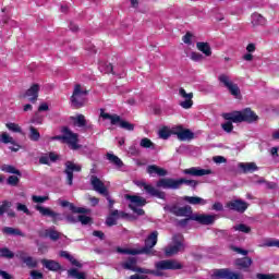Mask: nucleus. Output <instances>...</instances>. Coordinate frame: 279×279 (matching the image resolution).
I'll return each mask as SVG.
<instances>
[{
  "label": "nucleus",
  "instance_id": "3c124183",
  "mask_svg": "<svg viewBox=\"0 0 279 279\" xmlns=\"http://www.w3.org/2000/svg\"><path fill=\"white\" fill-rule=\"evenodd\" d=\"M232 120H228V122L222 123L221 128L225 132H228V134H230V132H232V130H234V126L232 125Z\"/></svg>",
  "mask_w": 279,
  "mask_h": 279
},
{
  "label": "nucleus",
  "instance_id": "a18cd8bd",
  "mask_svg": "<svg viewBox=\"0 0 279 279\" xmlns=\"http://www.w3.org/2000/svg\"><path fill=\"white\" fill-rule=\"evenodd\" d=\"M28 138H31L34 142L40 141V133L38 132V130L34 126L29 128V135Z\"/></svg>",
  "mask_w": 279,
  "mask_h": 279
},
{
  "label": "nucleus",
  "instance_id": "bf43d9fd",
  "mask_svg": "<svg viewBox=\"0 0 279 279\" xmlns=\"http://www.w3.org/2000/svg\"><path fill=\"white\" fill-rule=\"evenodd\" d=\"M16 210H19L20 213H24L25 215H29V209L21 203L16 204Z\"/></svg>",
  "mask_w": 279,
  "mask_h": 279
},
{
  "label": "nucleus",
  "instance_id": "4d7b16f0",
  "mask_svg": "<svg viewBox=\"0 0 279 279\" xmlns=\"http://www.w3.org/2000/svg\"><path fill=\"white\" fill-rule=\"evenodd\" d=\"M171 136V133L167 129L159 130V138H163V141H167Z\"/></svg>",
  "mask_w": 279,
  "mask_h": 279
},
{
  "label": "nucleus",
  "instance_id": "bb28decb",
  "mask_svg": "<svg viewBox=\"0 0 279 279\" xmlns=\"http://www.w3.org/2000/svg\"><path fill=\"white\" fill-rule=\"evenodd\" d=\"M147 173L149 175L156 174V175H159V178H165V175H167L168 172L163 168H160L156 165H150V166L147 167Z\"/></svg>",
  "mask_w": 279,
  "mask_h": 279
},
{
  "label": "nucleus",
  "instance_id": "f8f14e48",
  "mask_svg": "<svg viewBox=\"0 0 279 279\" xmlns=\"http://www.w3.org/2000/svg\"><path fill=\"white\" fill-rule=\"evenodd\" d=\"M171 133L174 134L179 141H193L195 138V133L189 129H184L182 125L173 126Z\"/></svg>",
  "mask_w": 279,
  "mask_h": 279
},
{
  "label": "nucleus",
  "instance_id": "1a4fd4ad",
  "mask_svg": "<svg viewBox=\"0 0 279 279\" xmlns=\"http://www.w3.org/2000/svg\"><path fill=\"white\" fill-rule=\"evenodd\" d=\"M156 243H158V231H153L145 240V246L140 250V254H146L147 256H156Z\"/></svg>",
  "mask_w": 279,
  "mask_h": 279
},
{
  "label": "nucleus",
  "instance_id": "f3484780",
  "mask_svg": "<svg viewBox=\"0 0 279 279\" xmlns=\"http://www.w3.org/2000/svg\"><path fill=\"white\" fill-rule=\"evenodd\" d=\"M73 171L80 173V171H82V166L73 161H66L64 173L66 175L69 186H73Z\"/></svg>",
  "mask_w": 279,
  "mask_h": 279
},
{
  "label": "nucleus",
  "instance_id": "603ef678",
  "mask_svg": "<svg viewBox=\"0 0 279 279\" xmlns=\"http://www.w3.org/2000/svg\"><path fill=\"white\" fill-rule=\"evenodd\" d=\"M32 199L35 204H45V202H47V199H49L48 196H36V195H33L32 196Z\"/></svg>",
  "mask_w": 279,
  "mask_h": 279
},
{
  "label": "nucleus",
  "instance_id": "09e8293b",
  "mask_svg": "<svg viewBox=\"0 0 279 279\" xmlns=\"http://www.w3.org/2000/svg\"><path fill=\"white\" fill-rule=\"evenodd\" d=\"M99 69L101 71V73H113L114 74L112 64H110V63L100 64Z\"/></svg>",
  "mask_w": 279,
  "mask_h": 279
},
{
  "label": "nucleus",
  "instance_id": "ea45409f",
  "mask_svg": "<svg viewBox=\"0 0 279 279\" xmlns=\"http://www.w3.org/2000/svg\"><path fill=\"white\" fill-rule=\"evenodd\" d=\"M235 232H243L244 234H250L252 232V228L245 223H240L233 227Z\"/></svg>",
  "mask_w": 279,
  "mask_h": 279
},
{
  "label": "nucleus",
  "instance_id": "2f4dec72",
  "mask_svg": "<svg viewBox=\"0 0 279 279\" xmlns=\"http://www.w3.org/2000/svg\"><path fill=\"white\" fill-rule=\"evenodd\" d=\"M2 233L7 234L8 236H25V233H23V231L12 227H4L2 229Z\"/></svg>",
  "mask_w": 279,
  "mask_h": 279
},
{
  "label": "nucleus",
  "instance_id": "e433bc0d",
  "mask_svg": "<svg viewBox=\"0 0 279 279\" xmlns=\"http://www.w3.org/2000/svg\"><path fill=\"white\" fill-rule=\"evenodd\" d=\"M140 147H143V149H156V144L151 140L144 137L140 142Z\"/></svg>",
  "mask_w": 279,
  "mask_h": 279
},
{
  "label": "nucleus",
  "instance_id": "a211bd4d",
  "mask_svg": "<svg viewBox=\"0 0 279 279\" xmlns=\"http://www.w3.org/2000/svg\"><path fill=\"white\" fill-rule=\"evenodd\" d=\"M90 184L96 191V193H99L100 195L108 196V189L106 187V184H104L97 175H92L90 177Z\"/></svg>",
  "mask_w": 279,
  "mask_h": 279
},
{
  "label": "nucleus",
  "instance_id": "c756f323",
  "mask_svg": "<svg viewBox=\"0 0 279 279\" xmlns=\"http://www.w3.org/2000/svg\"><path fill=\"white\" fill-rule=\"evenodd\" d=\"M239 167L242 169L243 173H254V171H258V166L254 162H241Z\"/></svg>",
  "mask_w": 279,
  "mask_h": 279
},
{
  "label": "nucleus",
  "instance_id": "052dcab7",
  "mask_svg": "<svg viewBox=\"0 0 279 279\" xmlns=\"http://www.w3.org/2000/svg\"><path fill=\"white\" fill-rule=\"evenodd\" d=\"M192 38H193V35L191 33H186L182 40L185 45H193V41H192Z\"/></svg>",
  "mask_w": 279,
  "mask_h": 279
},
{
  "label": "nucleus",
  "instance_id": "0e129e2a",
  "mask_svg": "<svg viewBox=\"0 0 279 279\" xmlns=\"http://www.w3.org/2000/svg\"><path fill=\"white\" fill-rule=\"evenodd\" d=\"M214 162H216L217 165H221L222 162H226V159L222 156H216L214 157Z\"/></svg>",
  "mask_w": 279,
  "mask_h": 279
},
{
  "label": "nucleus",
  "instance_id": "4c0bfd02",
  "mask_svg": "<svg viewBox=\"0 0 279 279\" xmlns=\"http://www.w3.org/2000/svg\"><path fill=\"white\" fill-rule=\"evenodd\" d=\"M0 143H3L4 145H14V137L10 136L8 132H2L0 134Z\"/></svg>",
  "mask_w": 279,
  "mask_h": 279
},
{
  "label": "nucleus",
  "instance_id": "69168bd1",
  "mask_svg": "<svg viewBox=\"0 0 279 279\" xmlns=\"http://www.w3.org/2000/svg\"><path fill=\"white\" fill-rule=\"evenodd\" d=\"M0 277L3 279H12V275L8 274V271L0 270Z\"/></svg>",
  "mask_w": 279,
  "mask_h": 279
},
{
  "label": "nucleus",
  "instance_id": "473e14b6",
  "mask_svg": "<svg viewBox=\"0 0 279 279\" xmlns=\"http://www.w3.org/2000/svg\"><path fill=\"white\" fill-rule=\"evenodd\" d=\"M49 160L56 162V160H58V155H56V153H49V155L41 156L39 158V165H49Z\"/></svg>",
  "mask_w": 279,
  "mask_h": 279
},
{
  "label": "nucleus",
  "instance_id": "412c9836",
  "mask_svg": "<svg viewBox=\"0 0 279 279\" xmlns=\"http://www.w3.org/2000/svg\"><path fill=\"white\" fill-rule=\"evenodd\" d=\"M185 175H193L194 178H202L204 175H210L213 171L210 169H202L199 167H192L190 169L183 170Z\"/></svg>",
  "mask_w": 279,
  "mask_h": 279
},
{
  "label": "nucleus",
  "instance_id": "58836bf2",
  "mask_svg": "<svg viewBox=\"0 0 279 279\" xmlns=\"http://www.w3.org/2000/svg\"><path fill=\"white\" fill-rule=\"evenodd\" d=\"M118 254H129L131 256H136L141 254V251L138 248H117Z\"/></svg>",
  "mask_w": 279,
  "mask_h": 279
},
{
  "label": "nucleus",
  "instance_id": "6e6d98bb",
  "mask_svg": "<svg viewBox=\"0 0 279 279\" xmlns=\"http://www.w3.org/2000/svg\"><path fill=\"white\" fill-rule=\"evenodd\" d=\"M231 250H232V252H236V254H241L242 256H247V254H248L247 250H243L239 246L232 245Z\"/></svg>",
  "mask_w": 279,
  "mask_h": 279
},
{
  "label": "nucleus",
  "instance_id": "9b49d317",
  "mask_svg": "<svg viewBox=\"0 0 279 279\" xmlns=\"http://www.w3.org/2000/svg\"><path fill=\"white\" fill-rule=\"evenodd\" d=\"M165 210H168V213H171L175 217H191L193 215V209L189 205L183 207H179L178 205H167Z\"/></svg>",
  "mask_w": 279,
  "mask_h": 279
},
{
  "label": "nucleus",
  "instance_id": "6ab92c4d",
  "mask_svg": "<svg viewBox=\"0 0 279 279\" xmlns=\"http://www.w3.org/2000/svg\"><path fill=\"white\" fill-rule=\"evenodd\" d=\"M128 214L124 211H119L117 209L112 210L110 215L106 219V225L110 228L112 226H117L118 219H125Z\"/></svg>",
  "mask_w": 279,
  "mask_h": 279
},
{
  "label": "nucleus",
  "instance_id": "f704fd0d",
  "mask_svg": "<svg viewBox=\"0 0 279 279\" xmlns=\"http://www.w3.org/2000/svg\"><path fill=\"white\" fill-rule=\"evenodd\" d=\"M69 278L86 279V272H80L77 268H71L68 270Z\"/></svg>",
  "mask_w": 279,
  "mask_h": 279
},
{
  "label": "nucleus",
  "instance_id": "7ed1b4c3",
  "mask_svg": "<svg viewBox=\"0 0 279 279\" xmlns=\"http://www.w3.org/2000/svg\"><path fill=\"white\" fill-rule=\"evenodd\" d=\"M182 184H186L187 186H192V189H195V186H197V181L186 180V179L175 180V179L167 178V179H160L157 182L156 186L158 189H167V190L175 191L180 189Z\"/></svg>",
  "mask_w": 279,
  "mask_h": 279
},
{
  "label": "nucleus",
  "instance_id": "680f3d73",
  "mask_svg": "<svg viewBox=\"0 0 279 279\" xmlns=\"http://www.w3.org/2000/svg\"><path fill=\"white\" fill-rule=\"evenodd\" d=\"M31 278H33V279H43V278H45V276L43 275V272H40L38 270H32L31 271Z\"/></svg>",
  "mask_w": 279,
  "mask_h": 279
},
{
  "label": "nucleus",
  "instance_id": "de8ad7c7",
  "mask_svg": "<svg viewBox=\"0 0 279 279\" xmlns=\"http://www.w3.org/2000/svg\"><path fill=\"white\" fill-rule=\"evenodd\" d=\"M5 125H7L8 130H10V132H15V133H19V134H21V132H23L21 126L16 123L9 122Z\"/></svg>",
  "mask_w": 279,
  "mask_h": 279
},
{
  "label": "nucleus",
  "instance_id": "774afa93",
  "mask_svg": "<svg viewBox=\"0 0 279 279\" xmlns=\"http://www.w3.org/2000/svg\"><path fill=\"white\" fill-rule=\"evenodd\" d=\"M258 279H274V276L271 275H265V274H257Z\"/></svg>",
  "mask_w": 279,
  "mask_h": 279
},
{
  "label": "nucleus",
  "instance_id": "c9c22d12",
  "mask_svg": "<svg viewBox=\"0 0 279 279\" xmlns=\"http://www.w3.org/2000/svg\"><path fill=\"white\" fill-rule=\"evenodd\" d=\"M1 171H3L4 173H13L14 175H19L20 178L22 175V173L19 169H16L14 166H10V165H2Z\"/></svg>",
  "mask_w": 279,
  "mask_h": 279
},
{
  "label": "nucleus",
  "instance_id": "ddd939ff",
  "mask_svg": "<svg viewBox=\"0 0 279 279\" xmlns=\"http://www.w3.org/2000/svg\"><path fill=\"white\" fill-rule=\"evenodd\" d=\"M36 210L40 214L41 217H50L52 223H58V221H63L64 217H62V214L53 211L49 207H43L40 205H37Z\"/></svg>",
  "mask_w": 279,
  "mask_h": 279
},
{
  "label": "nucleus",
  "instance_id": "423d86ee",
  "mask_svg": "<svg viewBox=\"0 0 279 279\" xmlns=\"http://www.w3.org/2000/svg\"><path fill=\"white\" fill-rule=\"evenodd\" d=\"M125 199L131 202V204L129 205V208H131V210H133L135 215H138V217L145 215V210H143V208H140L145 206V204H147V201L144 197L126 194Z\"/></svg>",
  "mask_w": 279,
  "mask_h": 279
},
{
  "label": "nucleus",
  "instance_id": "49530a36",
  "mask_svg": "<svg viewBox=\"0 0 279 279\" xmlns=\"http://www.w3.org/2000/svg\"><path fill=\"white\" fill-rule=\"evenodd\" d=\"M12 207V203L9 201L2 202V205H0V217L5 215L8 213V209Z\"/></svg>",
  "mask_w": 279,
  "mask_h": 279
},
{
  "label": "nucleus",
  "instance_id": "393cba45",
  "mask_svg": "<svg viewBox=\"0 0 279 279\" xmlns=\"http://www.w3.org/2000/svg\"><path fill=\"white\" fill-rule=\"evenodd\" d=\"M40 263L49 271H60L62 269L60 263L53 259H41Z\"/></svg>",
  "mask_w": 279,
  "mask_h": 279
},
{
  "label": "nucleus",
  "instance_id": "b1692460",
  "mask_svg": "<svg viewBox=\"0 0 279 279\" xmlns=\"http://www.w3.org/2000/svg\"><path fill=\"white\" fill-rule=\"evenodd\" d=\"M60 206H62V208H70V210L72 213H78L81 215H84L86 213H88V209L84 208V207H75V205H73L72 203H70L69 201H59Z\"/></svg>",
  "mask_w": 279,
  "mask_h": 279
},
{
  "label": "nucleus",
  "instance_id": "864d4df0",
  "mask_svg": "<svg viewBox=\"0 0 279 279\" xmlns=\"http://www.w3.org/2000/svg\"><path fill=\"white\" fill-rule=\"evenodd\" d=\"M78 221L82 223V226H88V223L92 221V218L85 215H80Z\"/></svg>",
  "mask_w": 279,
  "mask_h": 279
},
{
  "label": "nucleus",
  "instance_id": "aec40b11",
  "mask_svg": "<svg viewBox=\"0 0 279 279\" xmlns=\"http://www.w3.org/2000/svg\"><path fill=\"white\" fill-rule=\"evenodd\" d=\"M179 95L185 99L180 102L181 108H184V110H189L190 108H193V93H186L184 88L179 89Z\"/></svg>",
  "mask_w": 279,
  "mask_h": 279
},
{
  "label": "nucleus",
  "instance_id": "c85d7f7f",
  "mask_svg": "<svg viewBox=\"0 0 279 279\" xmlns=\"http://www.w3.org/2000/svg\"><path fill=\"white\" fill-rule=\"evenodd\" d=\"M106 159L113 165L114 167H117V169H121V167H123V161L121 160V158H119L117 155L112 154V153H107L106 155Z\"/></svg>",
  "mask_w": 279,
  "mask_h": 279
},
{
  "label": "nucleus",
  "instance_id": "e2e57ef3",
  "mask_svg": "<svg viewBox=\"0 0 279 279\" xmlns=\"http://www.w3.org/2000/svg\"><path fill=\"white\" fill-rule=\"evenodd\" d=\"M211 209L218 213H221V210H223V204H221L220 202H217L213 205Z\"/></svg>",
  "mask_w": 279,
  "mask_h": 279
},
{
  "label": "nucleus",
  "instance_id": "13d9d810",
  "mask_svg": "<svg viewBox=\"0 0 279 279\" xmlns=\"http://www.w3.org/2000/svg\"><path fill=\"white\" fill-rule=\"evenodd\" d=\"M65 220H66V223H80V218H78V216L75 217V216H73V215H68V216L65 217Z\"/></svg>",
  "mask_w": 279,
  "mask_h": 279
},
{
  "label": "nucleus",
  "instance_id": "8fccbe9b",
  "mask_svg": "<svg viewBox=\"0 0 279 279\" xmlns=\"http://www.w3.org/2000/svg\"><path fill=\"white\" fill-rule=\"evenodd\" d=\"M19 182L20 180H19V177L16 175H10L7 180V184H9V186H16Z\"/></svg>",
  "mask_w": 279,
  "mask_h": 279
},
{
  "label": "nucleus",
  "instance_id": "5701e85b",
  "mask_svg": "<svg viewBox=\"0 0 279 279\" xmlns=\"http://www.w3.org/2000/svg\"><path fill=\"white\" fill-rule=\"evenodd\" d=\"M39 92H40V85L34 84L33 86H31V88L26 90L25 97H28V101H31V104H36V101L38 100Z\"/></svg>",
  "mask_w": 279,
  "mask_h": 279
},
{
  "label": "nucleus",
  "instance_id": "39448f33",
  "mask_svg": "<svg viewBox=\"0 0 279 279\" xmlns=\"http://www.w3.org/2000/svg\"><path fill=\"white\" fill-rule=\"evenodd\" d=\"M218 81L220 82L221 85L229 90L230 95L234 97L235 99H241V88H239V85L232 80H230V76L227 74H220L218 76Z\"/></svg>",
  "mask_w": 279,
  "mask_h": 279
},
{
  "label": "nucleus",
  "instance_id": "338daca9",
  "mask_svg": "<svg viewBox=\"0 0 279 279\" xmlns=\"http://www.w3.org/2000/svg\"><path fill=\"white\" fill-rule=\"evenodd\" d=\"M129 279H149V278L145 275H132L129 277Z\"/></svg>",
  "mask_w": 279,
  "mask_h": 279
},
{
  "label": "nucleus",
  "instance_id": "72a5a7b5",
  "mask_svg": "<svg viewBox=\"0 0 279 279\" xmlns=\"http://www.w3.org/2000/svg\"><path fill=\"white\" fill-rule=\"evenodd\" d=\"M196 47L198 49V51H202V53L206 54V56H213V50L210 49V45H208V43H197Z\"/></svg>",
  "mask_w": 279,
  "mask_h": 279
},
{
  "label": "nucleus",
  "instance_id": "0eeeda50",
  "mask_svg": "<svg viewBox=\"0 0 279 279\" xmlns=\"http://www.w3.org/2000/svg\"><path fill=\"white\" fill-rule=\"evenodd\" d=\"M88 92L86 89H82V85L77 84L74 86L73 94L71 96V104L73 108H82L84 104H86V96Z\"/></svg>",
  "mask_w": 279,
  "mask_h": 279
},
{
  "label": "nucleus",
  "instance_id": "6e6552de",
  "mask_svg": "<svg viewBox=\"0 0 279 279\" xmlns=\"http://www.w3.org/2000/svg\"><path fill=\"white\" fill-rule=\"evenodd\" d=\"M61 136H54L52 137V141H63V143H66L70 145L71 149H80V146H77V134L73 133L69 128H63Z\"/></svg>",
  "mask_w": 279,
  "mask_h": 279
},
{
  "label": "nucleus",
  "instance_id": "7c9ffc66",
  "mask_svg": "<svg viewBox=\"0 0 279 279\" xmlns=\"http://www.w3.org/2000/svg\"><path fill=\"white\" fill-rule=\"evenodd\" d=\"M252 258L250 257L235 259V266L239 267V269H248V267H252Z\"/></svg>",
  "mask_w": 279,
  "mask_h": 279
},
{
  "label": "nucleus",
  "instance_id": "cd10ccee",
  "mask_svg": "<svg viewBox=\"0 0 279 279\" xmlns=\"http://www.w3.org/2000/svg\"><path fill=\"white\" fill-rule=\"evenodd\" d=\"M253 27H258L267 24V20L259 13H253L251 16Z\"/></svg>",
  "mask_w": 279,
  "mask_h": 279
},
{
  "label": "nucleus",
  "instance_id": "4468645a",
  "mask_svg": "<svg viewBox=\"0 0 279 279\" xmlns=\"http://www.w3.org/2000/svg\"><path fill=\"white\" fill-rule=\"evenodd\" d=\"M134 184L140 189H144L148 195L151 197H158L159 199H165V192L158 191L154 185L147 184L145 181H134Z\"/></svg>",
  "mask_w": 279,
  "mask_h": 279
},
{
  "label": "nucleus",
  "instance_id": "9d476101",
  "mask_svg": "<svg viewBox=\"0 0 279 279\" xmlns=\"http://www.w3.org/2000/svg\"><path fill=\"white\" fill-rule=\"evenodd\" d=\"M173 245H170L165 248L166 256H174L178 252L184 250V236L182 234H174L172 238Z\"/></svg>",
  "mask_w": 279,
  "mask_h": 279
},
{
  "label": "nucleus",
  "instance_id": "20e7f679",
  "mask_svg": "<svg viewBox=\"0 0 279 279\" xmlns=\"http://www.w3.org/2000/svg\"><path fill=\"white\" fill-rule=\"evenodd\" d=\"M100 117L105 121H110L111 125H119L122 130H126L128 132H134V124L122 120L120 116L106 113V111L101 109Z\"/></svg>",
  "mask_w": 279,
  "mask_h": 279
},
{
  "label": "nucleus",
  "instance_id": "37998d69",
  "mask_svg": "<svg viewBox=\"0 0 279 279\" xmlns=\"http://www.w3.org/2000/svg\"><path fill=\"white\" fill-rule=\"evenodd\" d=\"M0 258H14V252L10 251L8 247L0 248Z\"/></svg>",
  "mask_w": 279,
  "mask_h": 279
},
{
  "label": "nucleus",
  "instance_id": "a19ab883",
  "mask_svg": "<svg viewBox=\"0 0 279 279\" xmlns=\"http://www.w3.org/2000/svg\"><path fill=\"white\" fill-rule=\"evenodd\" d=\"M72 121L77 128H84L86 125V117H84V114H78L77 117L72 118Z\"/></svg>",
  "mask_w": 279,
  "mask_h": 279
},
{
  "label": "nucleus",
  "instance_id": "c03bdc74",
  "mask_svg": "<svg viewBox=\"0 0 279 279\" xmlns=\"http://www.w3.org/2000/svg\"><path fill=\"white\" fill-rule=\"evenodd\" d=\"M260 247H279V240L278 239H267L265 240L264 244Z\"/></svg>",
  "mask_w": 279,
  "mask_h": 279
},
{
  "label": "nucleus",
  "instance_id": "f257e3e1",
  "mask_svg": "<svg viewBox=\"0 0 279 279\" xmlns=\"http://www.w3.org/2000/svg\"><path fill=\"white\" fill-rule=\"evenodd\" d=\"M138 263V259L136 257H130L126 262L121 264L122 269H128L129 271H136L137 274H150L151 276L161 277L163 276L162 271L167 270H178L182 269V265L180 262L175 259H162L155 263V269H146V268H138L136 264Z\"/></svg>",
  "mask_w": 279,
  "mask_h": 279
},
{
  "label": "nucleus",
  "instance_id": "a878e982",
  "mask_svg": "<svg viewBox=\"0 0 279 279\" xmlns=\"http://www.w3.org/2000/svg\"><path fill=\"white\" fill-rule=\"evenodd\" d=\"M183 201L187 202V204H192V206H206V204H208V201L199 196H184Z\"/></svg>",
  "mask_w": 279,
  "mask_h": 279
},
{
  "label": "nucleus",
  "instance_id": "4be33fe9",
  "mask_svg": "<svg viewBox=\"0 0 279 279\" xmlns=\"http://www.w3.org/2000/svg\"><path fill=\"white\" fill-rule=\"evenodd\" d=\"M19 258L28 267V269H36L38 267V260L32 256H26L25 252L21 251L17 253Z\"/></svg>",
  "mask_w": 279,
  "mask_h": 279
},
{
  "label": "nucleus",
  "instance_id": "f03ea898",
  "mask_svg": "<svg viewBox=\"0 0 279 279\" xmlns=\"http://www.w3.org/2000/svg\"><path fill=\"white\" fill-rule=\"evenodd\" d=\"M223 119H226V121H232V123H254V121H258V116H256L252 109L246 108L242 111L223 113Z\"/></svg>",
  "mask_w": 279,
  "mask_h": 279
},
{
  "label": "nucleus",
  "instance_id": "5fc2aeb1",
  "mask_svg": "<svg viewBox=\"0 0 279 279\" xmlns=\"http://www.w3.org/2000/svg\"><path fill=\"white\" fill-rule=\"evenodd\" d=\"M191 60H193L194 62H202V60H204V54L199 52H192Z\"/></svg>",
  "mask_w": 279,
  "mask_h": 279
},
{
  "label": "nucleus",
  "instance_id": "79ce46f5",
  "mask_svg": "<svg viewBox=\"0 0 279 279\" xmlns=\"http://www.w3.org/2000/svg\"><path fill=\"white\" fill-rule=\"evenodd\" d=\"M45 236H48L51 241H58L60 239V232L54 229H48L46 230Z\"/></svg>",
  "mask_w": 279,
  "mask_h": 279
},
{
  "label": "nucleus",
  "instance_id": "2eb2a0df",
  "mask_svg": "<svg viewBox=\"0 0 279 279\" xmlns=\"http://www.w3.org/2000/svg\"><path fill=\"white\" fill-rule=\"evenodd\" d=\"M250 204L241 198L231 199L226 204V208L233 210L234 213H240L241 215L247 210Z\"/></svg>",
  "mask_w": 279,
  "mask_h": 279
},
{
  "label": "nucleus",
  "instance_id": "dca6fc26",
  "mask_svg": "<svg viewBox=\"0 0 279 279\" xmlns=\"http://www.w3.org/2000/svg\"><path fill=\"white\" fill-rule=\"evenodd\" d=\"M190 219L192 221H197L202 226H213L217 220V215H205V214H193Z\"/></svg>",
  "mask_w": 279,
  "mask_h": 279
}]
</instances>
